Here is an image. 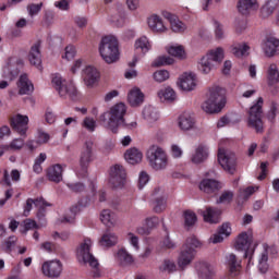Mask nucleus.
I'll use <instances>...</instances> for the list:
<instances>
[{"label": "nucleus", "instance_id": "1", "mask_svg": "<svg viewBox=\"0 0 279 279\" xmlns=\"http://www.w3.org/2000/svg\"><path fill=\"white\" fill-rule=\"evenodd\" d=\"M226 106V89L219 86L209 88L207 100L203 102L202 109L208 114H217Z\"/></svg>", "mask_w": 279, "mask_h": 279}, {"label": "nucleus", "instance_id": "2", "mask_svg": "<svg viewBox=\"0 0 279 279\" xmlns=\"http://www.w3.org/2000/svg\"><path fill=\"white\" fill-rule=\"evenodd\" d=\"M202 246V242L195 236H190L185 241V245L182 246L181 253L178 258V265L180 269H186L191 263L195 259V250Z\"/></svg>", "mask_w": 279, "mask_h": 279}, {"label": "nucleus", "instance_id": "3", "mask_svg": "<svg viewBox=\"0 0 279 279\" xmlns=\"http://www.w3.org/2000/svg\"><path fill=\"white\" fill-rule=\"evenodd\" d=\"M100 56L107 64H113L119 60V41L114 36H107L101 39L99 47Z\"/></svg>", "mask_w": 279, "mask_h": 279}, {"label": "nucleus", "instance_id": "4", "mask_svg": "<svg viewBox=\"0 0 279 279\" xmlns=\"http://www.w3.org/2000/svg\"><path fill=\"white\" fill-rule=\"evenodd\" d=\"M146 158L149 167L155 171H162V169H167V165H169L167 153L158 145H153L148 148Z\"/></svg>", "mask_w": 279, "mask_h": 279}, {"label": "nucleus", "instance_id": "5", "mask_svg": "<svg viewBox=\"0 0 279 279\" xmlns=\"http://www.w3.org/2000/svg\"><path fill=\"white\" fill-rule=\"evenodd\" d=\"M128 107H125V104L123 102H119L110 108L107 128L112 132V134H118L119 128L125 123L124 117Z\"/></svg>", "mask_w": 279, "mask_h": 279}, {"label": "nucleus", "instance_id": "6", "mask_svg": "<svg viewBox=\"0 0 279 279\" xmlns=\"http://www.w3.org/2000/svg\"><path fill=\"white\" fill-rule=\"evenodd\" d=\"M225 58L223 48L218 47L210 50L205 57L201 59L199 71L204 75H208L215 69V64H219Z\"/></svg>", "mask_w": 279, "mask_h": 279}, {"label": "nucleus", "instance_id": "7", "mask_svg": "<svg viewBox=\"0 0 279 279\" xmlns=\"http://www.w3.org/2000/svg\"><path fill=\"white\" fill-rule=\"evenodd\" d=\"M51 82L53 88H56L60 97H70V99H77V87H75V84L73 82L66 83V81L62 78V75L60 74L52 75Z\"/></svg>", "mask_w": 279, "mask_h": 279}, {"label": "nucleus", "instance_id": "8", "mask_svg": "<svg viewBox=\"0 0 279 279\" xmlns=\"http://www.w3.org/2000/svg\"><path fill=\"white\" fill-rule=\"evenodd\" d=\"M90 247H93V241L86 238L77 247L76 256L80 263H84L85 265L93 267V269H97V267H99V262L90 254Z\"/></svg>", "mask_w": 279, "mask_h": 279}, {"label": "nucleus", "instance_id": "9", "mask_svg": "<svg viewBox=\"0 0 279 279\" xmlns=\"http://www.w3.org/2000/svg\"><path fill=\"white\" fill-rule=\"evenodd\" d=\"M248 125L257 133L263 132V97L257 99V102L250 108L248 111Z\"/></svg>", "mask_w": 279, "mask_h": 279}, {"label": "nucleus", "instance_id": "10", "mask_svg": "<svg viewBox=\"0 0 279 279\" xmlns=\"http://www.w3.org/2000/svg\"><path fill=\"white\" fill-rule=\"evenodd\" d=\"M218 162L225 171L234 174L236 171V155L234 153L228 151L223 148L218 149Z\"/></svg>", "mask_w": 279, "mask_h": 279}, {"label": "nucleus", "instance_id": "11", "mask_svg": "<svg viewBox=\"0 0 279 279\" xmlns=\"http://www.w3.org/2000/svg\"><path fill=\"white\" fill-rule=\"evenodd\" d=\"M33 206L38 208V211H37L38 219H43V217H45V213H46L45 208L51 206V203L47 202L43 197H37L35 199L34 198L26 199V205L24 207V216L25 217L29 216V213H32Z\"/></svg>", "mask_w": 279, "mask_h": 279}, {"label": "nucleus", "instance_id": "12", "mask_svg": "<svg viewBox=\"0 0 279 279\" xmlns=\"http://www.w3.org/2000/svg\"><path fill=\"white\" fill-rule=\"evenodd\" d=\"M125 168L123 166L117 163L110 169V178L109 183L113 189H122V186L125 184Z\"/></svg>", "mask_w": 279, "mask_h": 279}, {"label": "nucleus", "instance_id": "13", "mask_svg": "<svg viewBox=\"0 0 279 279\" xmlns=\"http://www.w3.org/2000/svg\"><path fill=\"white\" fill-rule=\"evenodd\" d=\"M94 149H95V144L93 143V141L85 142L80 156V167L81 169H83V171H86L90 162L95 160V155L93 153Z\"/></svg>", "mask_w": 279, "mask_h": 279}, {"label": "nucleus", "instance_id": "14", "mask_svg": "<svg viewBox=\"0 0 279 279\" xmlns=\"http://www.w3.org/2000/svg\"><path fill=\"white\" fill-rule=\"evenodd\" d=\"M28 123H29V118L23 114H16L10 120V125L12 130H14V132L20 134V136H25V134H27Z\"/></svg>", "mask_w": 279, "mask_h": 279}, {"label": "nucleus", "instance_id": "15", "mask_svg": "<svg viewBox=\"0 0 279 279\" xmlns=\"http://www.w3.org/2000/svg\"><path fill=\"white\" fill-rule=\"evenodd\" d=\"M208 156H210L208 144L201 143L196 146L194 154L191 157V161L193 165H202L208 160Z\"/></svg>", "mask_w": 279, "mask_h": 279}, {"label": "nucleus", "instance_id": "16", "mask_svg": "<svg viewBox=\"0 0 279 279\" xmlns=\"http://www.w3.org/2000/svg\"><path fill=\"white\" fill-rule=\"evenodd\" d=\"M262 49L267 58H274L279 54V39L276 37H267L263 44Z\"/></svg>", "mask_w": 279, "mask_h": 279}, {"label": "nucleus", "instance_id": "17", "mask_svg": "<svg viewBox=\"0 0 279 279\" xmlns=\"http://www.w3.org/2000/svg\"><path fill=\"white\" fill-rule=\"evenodd\" d=\"M41 269L44 276H47L48 278H58L62 274V263H60V260L46 262Z\"/></svg>", "mask_w": 279, "mask_h": 279}, {"label": "nucleus", "instance_id": "18", "mask_svg": "<svg viewBox=\"0 0 279 279\" xmlns=\"http://www.w3.org/2000/svg\"><path fill=\"white\" fill-rule=\"evenodd\" d=\"M252 241H254V236L252 233L242 232L238 235L235 240L234 247L235 250H239L244 253V258H247V250L250 248V245H252Z\"/></svg>", "mask_w": 279, "mask_h": 279}, {"label": "nucleus", "instance_id": "19", "mask_svg": "<svg viewBox=\"0 0 279 279\" xmlns=\"http://www.w3.org/2000/svg\"><path fill=\"white\" fill-rule=\"evenodd\" d=\"M199 189L207 195H213L223 189V185L215 179H203L199 183Z\"/></svg>", "mask_w": 279, "mask_h": 279}, {"label": "nucleus", "instance_id": "20", "mask_svg": "<svg viewBox=\"0 0 279 279\" xmlns=\"http://www.w3.org/2000/svg\"><path fill=\"white\" fill-rule=\"evenodd\" d=\"M226 263L229 267V274L232 278H236L241 274V259L236 257L234 253H230L226 256Z\"/></svg>", "mask_w": 279, "mask_h": 279}, {"label": "nucleus", "instance_id": "21", "mask_svg": "<svg viewBox=\"0 0 279 279\" xmlns=\"http://www.w3.org/2000/svg\"><path fill=\"white\" fill-rule=\"evenodd\" d=\"M83 80L85 82V86L93 88L99 80V71H97L93 65L86 66L83 71Z\"/></svg>", "mask_w": 279, "mask_h": 279}, {"label": "nucleus", "instance_id": "22", "mask_svg": "<svg viewBox=\"0 0 279 279\" xmlns=\"http://www.w3.org/2000/svg\"><path fill=\"white\" fill-rule=\"evenodd\" d=\"M180 88L182 90H194L197 86L194 73H183L179 82Z\"/></svg>", "mask_w": 279, "mask_h": 279}, {"label": "nucleus", "instance_id": "23", "mask_svg": "<svg viewBox=\"0 0 279 279\" xmlns=\"http://www.w3.org/2000/svg\"><path fill=\"white\" fill-rule=\"evenodd\" d=\"M28 60L33 66H40L43 64V56L40 54V41H36L28 53Z\"/></svg>", "mask_w": 279, "mask_h": 279}, {"label": "nucleus", "instance_id": "24", "mask_svg": "<svg viewBox=\"0 0 279 279\" xmlns=\"http://www.w3.org/2000/svg\"><path fill=\"white\" fill-rule=\"evenodd\" d=\"M19 95H32L34 93V84L27 77V74H22L17 83Z\"/></svg>", "mask_w": 279, "mask_h": 279}, {"label": "nucleus", "instance_id": "25", "mask_svg": "<svg viewBox=\"0 0 279 279\" xmlns=\"http://www.w3.org/2000/svg\"><path fill=\"white\" fill-rule=\"evenodd\" d=\"M62 166L56 163L47 169L46 175L50 182H56L58 184L59 182H62Z\"/></svg>", "mask_w": 279, "mask_h": 279}, {"label": "nucleus", "instance_id": "26", "mask_svg": "<svg viewBox=\"0 0 279 279\" xmlns=\"http://www.w3.org/2000/svg\"><path fill=\"white\" fill-rule=\"evenodd\" d=\"M158 98L162 104H173L175 99H178V95L175 94V90L171 87H163L158 90L157 93Z\"/></svg>", "mask_w": 279, "mask_h": 279}, {"label": "nucleus", "instance_id": "27", "mask_svg": "<svg viewBox=\"0 0 279 279\" xmlns=\"http://www.w3.org/2000/svg\"><path fill=\"white\" fill-rule=\"evenodd\" d=\"M128 100L130 106L133 108H136L137 106H141L143 101H145V95L138 87H134L133 89L130 90Z\"/></svg>", "mask_w": 279, "mask_h": 279}, {"label": "nucleus", "instance_id": "28", "mask_svg": "<svg viewBox=\"0 0 279 279\" xmlns=\"http://www.w3.org/2000/svg\"><path fill=\"white\" fill-rule=\"evenodd\" d=\"M196 270L198 278L201 279H214L215 278V268L206 263H198L196 265Z\"/></svg>", "mask_w": 279, "mask_h": 279}, {"label": "nucleus", "instance_id": "29", "mask_svg": "<svg viewBox=\"0 0 279 279\" xmlns=\"http://www.w3.org/2000/svg\"><path fill=\"white\" fill-rule=\"evenodd\" d=\"M147 23L151 32H156L158 34H162V32H167V26H165L162 19L158 15H151L150 17H148Z\"/></svg>", "mask_w": 279, "mask_h": 279}, {"label": "nucleus", "instance_id": "30", "mask_svg": "<svg viewBox=\"0 0 279 279\" xmlns=\"http://www.w3.org/2000/svg\"><path fill=\"white\" fill-rule=\"evenodd\" d=\"M230 234H232V227L228 222H225L219 228L218 233L214 234L211 241L213 243H222L223 239H228Z\"/></svg>", "mask_w": 279, "mask_h": 279}, {"label": "nucleus", "instance_id": "31", "mask_svg": "<svg viewBox=\"0 0 279 279\" xmlns=\"http://www.w3.org/2000/svg\"><path fill=\"white\" fill-rule=\"evenodd\" d=\"M204 221L207 223H219V215L221 210L217 208L207 207L206 210H201Z\"/></svg>", "mask_w": 279, "mask_h": 279}, {"label": "nucleus", "instance_id": "32", "mask_svg": "<svg viewBox=\"0 0 279 279\" xmlns=\"http://www.w3.org/2000/svg\"><path fill=\"white\" fill-rule=\"evenodd\" d=\"M124 158L129 165H138L143 160V153L136 147L129 148L124 153Z\"/></svg>", "mask_w": 279, "mask_h": 279}, {"label": "nucleus", "instance_id": "33", "mask_svg": "<svg viewBox=\"0 0 279 279\" xmlns=\"http://www.w3.org/2000/svg\"><path fill=\"white\" fill-rule=\"evenodd\" d=\"M238 10L241 14L247 15L254 10H258V4L256 0H239Z\"/></svg>", "mask_w": 279, "mask_h": 279}, {"label": "nucleus", "instance_id": "34", "mask_svg": "<svg viewBox=\"0 0 279 279\" xmlns=\"http://www.w3.org/2000/svg\"><path fill=\"white\" fill-rule=\"evenodd\" d=\"M195 126V119L191 117V113H182L179 117V128L183 130V132H189V130H193Z\"/></svg>", "mask_w": 279, "mask_h": 279}, {"label": "nucleus", "instance_id": "35", "mask_svg": "<svg viewBox=\"0 0 279 279\" xmlns=\"http://www.w3.org/2000/svg\"><path fill=\"white\" fill-rule=\"evenodd\" d=\"M279 0H268L265 5L260 9V14L263 19H269L276 10H278Z\"/></svg>", "mask_w": 279, "mask_h": 279}, {"label": "nucleus", "instance_id": "36", "mask_svg": "<svg viewBox=\"0 0 279 279\" xmlns=\"http://www.w3.org/2000/svg\"><path fill=\"white\" fill-rule=\"evenodd\" d=\"M117 243H119V238L110 231L105 232L99 240V245L101 247H113Z\"/></svg>", "mask_w": 279, "mask_h": 279}, {"label": "nucleus", "instance_id": "37", "mask_svg": "<svg viewBox=\"0 0 279 279\" xmlns=\"http://www.w3.org/2000/svg\"><path fill=\"white\" fill-rule=\"evenodd\" d=\"M267 82L269 86L278 84L279 82V69L276 63H270L267 69Z\"/></svg>", "mask_w": 279, "mask_h": 279}, {"label": "nucleus", "instance_id": "38", "mask_svg": "<svg viewBox=\"0 0 279 279\" xmlns=\"http://www.w3.org/2000/svg\"><path fill=\"white\" fill-rule=\"evenodd\" d=\"M268 247L269 246L264 245V251L259 255L258 269L260 274H267V271H269V264L267 263L269 260Z\"/></svg>", "mask_w": 279, "mask_h": 279}, {"label": "nucleus", "instance_id": "39", "mask_svg": "<svg viewBox=\"0 0 279 279\" xmlns=\"http://www.w3.org/2000/svg\"><path fill=\"white\" fill-rule=\"evenodd\" d=\"M116 258L120 265H132V263H134V256H132L125 248L119 250Z\"/></svg>", "mask_w": 279, "mask_h": 279}, {"label": "nucleus", "instance_id": "40", "mask_svg": "<svg viewBox=\"0 0 279 279\" xmlns=\"http://www.w3.org/2000/svg\"><path fill=\"white\" fill-rule=\"evenodd\" d=\"M231 53L235 56V58H241L243 56H248L250 46L247 44H233L231 46Z\"/></svg>", "mask_w": 279, "mask_h": 279}, {"label": "nucleus", "instance_id": "41", "mask_svg": "<svg viewBox=\"0 0 279 279\" xmlns=\"http://www.w3.org/2000/svg\"><path fill=\"white\" fill-rule=\"evenodd\" d=\"M256 191H258V187L255 186L240 189L238 194L239 202H247Z\"/></svg>", "mask_w": 279, "mask_h": 279}, {"label": "nucleus", "instance_id": "42", "mask_svg": "<svg viewBox=\"0 0 279 279\" xmlns=\"http://www.w3.org/2000/svg\"><path fill=\"white\" fill-rule=\"evenodd\" d=\"M143 118L148 123H155V121H158V111L151 106L145 107L143 110Z\"/></svg>", "mask_w": 279, "mask_h": 279}, {"label": "nucleus", "instance_id": "43", "mask_svg": "<svg viewBox=\"0 0 279 279\" xmlns=\"http://www.w3.org/2000/svg\"><path fill=\"white\" fill-rule=\"evenodd\" d=\"M82 206H84L82 204V202H78V203L72 205L70 208L71 215L65 216L62 221H64L65 223H73V221L75 220V215H77V213H80V210H82Z\"/></svg>", "mask_w": 279, "mask_h": 279}, {"label": "nucleus", "instance_id": "44", "mask_svg": "<svg viewBox=\"0 0 279 279\" xmlns=\"http://www.w3.org/2000/svg\"><path fill=\"white\" fill-rule=\"evenodd\" d=\"M170 27L175 34H182L186 32V24H184L178 16L170 22Z\"/></svg>", "mask_w": 279, "mask_h": 279}, {"label": "nucleus", "instance_id": "45", "mask_svg": "<svg viewBox=\"0 0 279 279\" xmlns=\"http://www.w3.org/2000/svg\"><path fill=\"white\" fill-rule=\"evenodd\" d=\"M135 49H141L144 53H147L149 49H151V45H149V39L147 37L143 36L140 39L135 41Z\"/></svg>", "mask_w": 279, "mask_h": 279}, {"label": "nucleus", "instance_id": "46", "mask_svg": "<svg viewBox=\"0 0 279 279\" xmlns=\"http://www.w3.org/2000/svg\"><path fill=\"white\" fill-rule=\"evenodd\" d=\"M168 53L174 58H179L180 60H184L186 58V53L184 52V48L182 46H171L168 49Z\"/></svg>", "mask_w": 279, "mask_h": 279}, {"label": "nucleus", "instance_id": "47", "mask_svg": "<svg viewBox=\"0 0 279 279\" xmlns=\"http://www.w3.org/2000/svg\"><path fill=\"white\" fill-rule=\"evenodd\" d=\"M234 199V192L232 191H223L219 198L216 201V204H230Z\"/></svg>", "mask_w": 279, "mask_h": 279}, {"label": "nucleus", "instance_id": "48", "mask_svg": "<svg viewBox=\"0 0 279 279\" xmlns=\"http://www.w3.org/2000/svg\"><path fill=\"white\" fill-rule=\"evenodd\" d=\"M159 270L168 274H173L175 271V263H173L171 259H165L161 266L159 267Z\"/></svg>", "mask_w": 279, "mask_h": 279}, {"label": "nucleus", "instance_id": "49", "mask_svg": "<svg viewBox=\"0 0 279 279\" xmlns=\"http://www.w3.org/2000/svg\"><path fill=\"white\" fill-rule=\"evenodd\" d=\"M50 138H51V136L49 135V133H47L43 130H38L36 145H45V144L49 143Z\"/></svg>", "mask_w": 279, "mask_h": 279}, {"label": "nucleus", "instance_id": "50", "mask_svg": "<svg viewBox=\"0 0 279 279\" xmlns=\"http://www.w3.org/2000/svg\"><path fill=\"white\" fill-rule=\"evenodd\" d=\"M100 221H102L105 226H112V211H110V209L102 210L100 214Z\"/></svg>", "mask_w": 279, "mask_h": 279}, {"label": "nucleus", "instance_id": "51", "mask_svg": "<svg viewBox=\"0 0 279 279\" xmlns=\"http://www.w3.org/2000/svg\"><path fill=\"white\" fill-rule=\"evenodd\" d=\"M155 82H159L162 83V82H167V80H169V71L167 70H159V71H156L153 75Z\"/></svg>", "mask_w": 279, "mask_h": 279}, {"label": "nucleus", "instance_id": "52", "mask_svg": "<svg viewBox=\"0 0 279 279\" xmlns=\"http://www.w3.org/2000/svg\"><path fill=\"white\" fill-rule=\"evenodd\" d=\"M167 208V198L165 196H161L159 198H156L154 210L155 213H162Z\"/></svg>", "mask_w": 279, "mask_h": 279}, {"label": "nucleus", "instance_id": "53", "mask_svg": "<svg viewBox=\"0 0 279 279\" xmlns=\"http://www.w3.org/2000/svg\"><path fill=\"white\" fill-rule=\"evenodd\" d=\"M71 3H73V0H59L54 2V8H58L61 12H69Z\"/></svg>", "mask_w": 279, "mask_h": 279}, {"label": "nucleus", "instance_id": "54", "mask_svg": "<svg viewBox=\"0 0 279 279\" xmlns=\"http://www.w3.org/2000/svg\"><path fill=\"white\" fill-rule=\"evenodd\" d=\"M184 219H185V226L187 228H191V226H195V222L197 221V216L195 213L187 210L184 213Z\"/></svg>", "mask_w": 279, "mask_h": 279}, {"label": "nucleus", "instance_id": "55", "mask_svg": "<svg viewBox=\"0 0 279 279\" xmlns=\"http://www.w3.org/2000/svg\"><path fill=\"white\" fill-rule=\"evenodd\" d=\"M154 66H165L167 64H173V58L161 56L154 61Z\"/></svg>", "mask_w": 279, "mask_h": 279}, {"label": "nucleus", "instance_id": "56", "mask_svg": "<svg viewBox=\"0 0 279 279\" xmlns=\"http://www.w3.org/2000/svg\"><path fill=\"white\" fill-rule=\"evenodd\" d=\"M83 128H86L89 132H95L97 128V121L90 117H86L82 123Z\"/></svg>", "mask_w": 279, "mask_h": 279}, {"label": "nucleus", "instance_id": "57", "mask_svg": "<svg viewBox=\"0 0 279 279\" xmlns=\"http://www.w3.org/2000/svg\"><path fill=\"white\" fill-rule=\"evenodd\" d=\"M111 25H114L116 27H123L125 25V17H123L121 14H114L110 17Z\"/></svg>", "mask_w": 279, "mask_h": 279}, {"label": "nucleus", "instance_id": "58", "mask_svg": "<svg viewBox=\"0 0 279 279\" xmlns=\"http://www.w3.org/2000/svg\"><path fill=\"white\" fill-rule=\"evenodd\" d=\"M158 223H160V219L156 216H151L145 219V226L149 230H154V228H158Z\"/></svg>", "mask_w": 279, "mask_h": 279}, {"label": "nucleus", "instance_id": "59", "mask_svg": "<svg viewBox=\"0 0 279 279\" xmlns=\"http://www.w3.org/2000/svg\"><path fill=\"white\" fill-rule=\"evenodd\" d=\"M40 10H43V2L38 4L32 3L27 5V12L29 16H36L40 12Z\"/></svg>", "mask_w": 279, "mask_h": 279}, {"label": "nucleus", "instance_id": "60", "mask_svg": "<svg viewBox=\"0 0 279 279\" xmlns=\"http://www.w3.org/2000/svg\"><path fill=\"white\" fill-rule=\"evenodd\" d=\"M16 241H17L16 236L14 235L9 236L8 240L3 242L4 252H12V247L16 245Z\"/></svg>", "mask_w": 279, "mask_h": 279}, {"label": "nucleus", "instance_id": "61", "mask_svg": "<svg viewBox=\"0 0 279 279\" xmlns=\"http://www.w3.org/2000/svg\"><path fill=\"white\" fill-rule=\"evenodd\" d=\"M75 53H77V51L75 50V47L68 46V47H65V52H64V56H62V58L68 61L73 60V58H75Z\"/></svg>", "mask_w": 279, "mask_h": 279}, {"label": "nucleus", "instance_id": "62", "mask_svg": "<svg viewBox=\"0 0 279 279\" xmlns=\"http://www.w3.org/2000/svg\"><path fill=\"white\" fill-rule=\"evenodd\" d=\"M126 239L130 242V244L134 247V250L136 251L141 250V246L138 245V236L130 232L128 233Z\"/></svg>", "mask_w": 279, "mask_h": 279}, {"label": "nucleus", "instance_id": "63", "mask_svg": "<svg viewBox=\"0 0 279 279\" xmlns=\"http://www.w3.org/2000/svg\"><path fill=\"white\" fill-rule=\"evenodd\" d=\"M68 187L72 190L73 193H83V191L86 190V186L84 185V183H81V182L68 184Z\"/></svg>", "mask_w": 279, "mask_h": 279}, {"label": "nucleus", "instance_id": "64", "mask_svg": "<svg viewBox=\"0 0 279 279\" xmlns=\"http://www.w3.org/2000/svg\"><path fill=\"white\" fill-rule=\"evenodd\" d=\"M24 230L25 232L29 230H38V223H36L35 220L26 219L24 220Z\"/></svg>", "mask_w": 279, "mask_h": 279}]
</instances>
